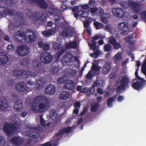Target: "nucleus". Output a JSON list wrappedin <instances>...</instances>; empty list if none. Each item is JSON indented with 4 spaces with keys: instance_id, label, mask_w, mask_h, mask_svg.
I'll list each match as a JSON object with an SVG mask.
<instances>
[{
    "instance_id": "1",
    "label": "nucleus",
    "mask_w": 146,
    "mask_h": 146,
    "mask_svg": "<svg viewBox=\"0 0 146 146\" xmlns=\"http://www.w3.org/2000/svg\"><path fill=\"white\" fill-rule=\"evenodd\" d=\"M120 5L123 8L127 9L129 7L134 13H138L140 11L141 4L132 0H129L127 3L125 1L121 2Z\"/></svg>"
},
{
    "instance_id": "2",
    "label": "nucleus",
    "mask_w": 146,
    "mask_h": 146,
    "mask_svg": "<svg viewBox=\"0 0 146 146\" xmlns=\"http://www.w3.org/2000/svg\"><path fill=\"white\" fill-rule=\"evenodd\" d=\"M20 124L17 121L14 123H7L3 126V130L7 135L9 136L14 133L19 129Z\"/></svg>"
},
{
    "instance_id": "3",
    "label": "nucleus",
    "mask_w": 146,
    "mask_h": 146,
    "mask_svg": "<svg viewBox=\"0 0 146 146\" xmlns=\"http://www.w3.org/2000/svg\"><path fill=\"white\" fill-rule=\"evenodd\" d=\"M35 102L36 104L42 102L38 105L40 109H45L47 110L50 107L49 99L43 96H38L36 97Z\"/></svg>"
},
{
    "instance_id": "4",
    "label": "nucleus",
    "mask_w": 146,
    "mask_h": 146,
    "mask_svg": "<svg viewBox=\"0 0 146 146\" xmlns=\"http://www.w3.org/2000/svg\"><path fill=\"white\" fill-rule=\"evenodd\" d=\"M27 127L31 130L27 131L25 133L26 135L28 136L35 139L38 138V134L42 130L41 128L38 126L35 127L30 125H28Z\"/></svg>"
},
{
    "instance_id": "5",
    "label": "nucleus",
    "mask_w": 146,
    "mask_h": 146,
    "mask_svg": "<svg viewBox=\"0 0 146 146\" xmlns=\"http://www.w3.org/2000/svg\"><path fill=\"white\" fill-rule=\"evenodd\" d=\"M129 82V78L127 76H123L119 82L120 84L117 89V93L119 94L121 92V90H125L126 88H128Z\"/></svg>"
},
{
    "instance_id": "6",
    "label": "nucleus",
    "mask_w": 146,
    "mask_h": 146,
    "mask_svg": "<svg viewBox=\"0 0 146 146\" xmlns=\"http://www.w3.org/2000/svg\"><path fill=\"white\" fill-rule=\"evenodd\" d=\"M118 28L121 31L120 34L122 35H126L129 32V27L127 22L123 21L119 23L118 25Z\"/></svg>"
},
{
    "instance_id": "7",
    "label": "nucleus",
    "mask_w": 146,
    "mask_h": 146,
    "mask_svg": "<svg viewBox=\"0 0 146 146\" xmlns=\"http://www.w3.org/2000/svg\"><path fill=\"white\" fill-rule=\"evenodd\" d=\"M17 54L20 56H24L27 55L29 52V48L26 45H19L16 50Z\"/></svg>"
},
{
    "instance_id": "8",
    "label": "nucleus",
    "mask_w": 146,
    "mask_h": 146,
    "mask_svg": "<svg viewBox=\"0 0 146 146\" xmlns=\"http://www.w3.org/2000/svg\"><path fill=\"white\" fill-rule=\"evenodd\" d=\"M31 4L36 3L42 9H45L48 8L49 5L44 0H26Z\"/></svg>"
},
{
    "instance_id": "9",
    "label": "nucleus",
    "mask_w": 146,
    "mask_h": 146,
    "mask_svg": "<svg viewBox=\"0 0 146 146\" xmlns=\"http://www.w3.org/2000/svg\"><path fill=\"white\" fill-rule=\"evenodd\" d=\"M99 62L98 60H94L92 65V78L94 75H99L100 74V71L101 68L98 65Z\"/></svg>"
},
{
    "instance_id": "10",
    "label": "nucleus",
    "mask_w": 146,
    "mask_h": 146,
    "mask_svg": "<svg viewBox=\"0 0 146 146\" xmlns=\"http://www.w3.org/2000/svg\"><path fill=\"white\" fill-rule=\"evenodd\" d=\"M53 47L54 49L58 52L56 53L58 58H59L60 56L65 51V49L64 48L63 46H62V45L57 43H54L53 44Z\"/></svg>"
},
{
    "instance_id": "11",
    "label": "nucleus",
    "mask_w": 146,
    "mask_h": 146,
    "mask_svg": "<svg viewBox=\"0 0 146 146\" xmlns=\"http://www.w3.org/2000/svg\"><path fill=\"white\" fill-rule=\"evenodd\" d=\"M40 59L42 62L46 64H48L52 61V57L50 54L46 52H45L41 55Z\"/></svg>"
},
{
    "instance_id": "12",
    "label": "nucleus",
    "mask_w": 146,
    "mask_h": 146,
    "mask_svg": "<svg viewBox=\"0 0 146 146\" xmlns=\"http://www.w3.org/2000/svg\"><path fill=\"white\" fill-rule=\"evenodd\" d=\"M28 32L31 33L28 36H25V40L26 42L28 43H32L35 41L36 39V35L35 33L33 31L30 29H28L27 32Z\"/></svg>"
},
{
    "instance_id": "13",
    "label": "nucleus",
    "mask_w": 146,
    "mask_h": 146,
    "mask_svg": "<svg viewBox=\"0 0 146 146\" xmlns=\"http://www.w3.org/2000/svg\"><path fill=\"white\" fill-rule=\"evenodd\" d=\"M141 81H137L133 83L132 87L135 90H140L142 89L145 85L146 80H140Z\"/></svg>"
},
{
    "instance_id": "14",
    "label": "nucleus",
    "mask_w": 146,
    "mask_h": 146,
    "mask_svg": "<svg viewBox=\"0 0 146 146\" xmlns=\"http://www.w3.org/2000/svg\"><path fill=\"white\" fill-rule=\"evenodd\" d=\"M112 12L114 15L117 17L121 18L123 17L125 14L124 10L121 8H113Z\"/></svg>"
},
{
    "instance_id": "15",
    "label": "nucleus",
    "mask_w": 146,
    "mask_h": 146,
    "mask_svg": "<svg viewBox=\"0 0 146 146\" xmlns=\"http://www.w3.org/2000/svg\"><path fill=\"white\" fill-rule=\"evenodd\" d=\"M73 55L70 52H67L61 59V63L63 64L65 63L70 62L72 58Z\"/></svg>"
},
{
    "instance_id": "16",
    "label": "nucleus",
    "mask_w": 146,
    "mask_h": 146,
    "mask_svg": "<svg viewBox=\"0 0 146 146\" xmlns=\"http://www.w3.org/2000/svg\"><path fill=\"white\" fill-rule=\"evenodd\" d=\"M15 15L17 19V22L19 26L21 25L24 24L25 19L23 14L22 12H17L15 14Z\"/></svg>"
},
{
    "instance_id": "17",
    "label": "nucleus",
    "mask_w": 146,
    "mask_h": 146,
    "mask_svg": "<svg viewBox=\"0 0 146 146\" xmlns=\"http://www.w3.org/2000/svg\"><path fill=\"white\" fill-rule=\"evenodd\" d=\"M9 106L7 100L4 97L0 98V110H5Z\"/></svg>"
},
{
    "instance_id": "18",
    "label": "nucleus",
    "mask_w": 146,
    "mask_h": 146,
    "mask_svg": "<svg viewBox=\"0 0 146 146\" xmlns=\"http://www.w3.org/2000/svg\"><path fill=\"white\" fill-rule=\"evenodd\" d=\"M25 84L23 82H20L15 86L16 89L18 91L20 92H24L27 93L28 88L26 87H25Z\"/></svg>"
},
{
    "instance_id": "19",
    "label": "nucleus",
    "mask_w": 146,
    "mask_h": 146,
    "mask_svg": "<svg viewBox=\"0 0 146 146\" xmlns=\"http://www.w3.org/2000/svg\"><path fill=\"white\" fill-rule=\"evenodd\" d=\"M73 127V126L68 127L61 129L58 133L55 134V136H58L64 134L66 133H68L72 130Z\"/></svg>"
},
{
    "instance_id": "20",
    "label": "nucleus",
    "mask_w": 146,
    "mask_h": 146,
    "mask_svg": "<svg viewBox=\"0 0 146 146\" xmlns=\"http://www.w3.org/2000/svg\"><path fill=\"white\" fill-rule=\"evenodd\" d=\"M2 11L3 14L13 16L15 13V11L12 9H9L3 6H0V12L1 14L2 13Z\"/></svg>"
},
{
    "instance_id": "21",
    "label": "nucleus",
    "mask_w": 146,
    "mask_h": 146,
    "mask_svg": "<svg viewBox=\"0 0 146 146\" xmlns=\"http://www.w3.org/2000/svg\"><path fill=\"white\" fill-rule=\"evenodd\" d=\"M64 87L67 90H73L75 87V83L72 80H68L66 81Z\"/></svg>"
},
{
    "instance_id": "22",
    "label": "nucleus",
    "mask_w": 146,
    "mask_h": 146,
    "mask_svg": "<svg viewBox=\"0 0 146 146\" xmlns=\"http://www.w3.org/2000/svg\"><path fill=\"white\" fill-rule=\"evenodd\" d=\"M56 91L55 86L52 84L48 85L45 90V92L47 94L52 95Z\"/></svg>"
},
{
    "instance_id": "23",
    "label": "nucleus",
    "mask_w": 146,
    "mask_h": 146,
    "mask_svg": "<svg viewBox=\"0 0 146 146\" xmlns=\"http://www.w3.org/2000/svg\"><path fill=\"white\" fill-rule=\"evenodd\" d=\"M77 12V13L75 12V13H73L74 17L77 19L79 16L80 17L86 18L89 15L88 13L86 11H79Z\"/></svg>"
},
{
    "instance_id": "24",
    "label": "nucleus",
    "mask_w": 146,
    "mask_h": 146,
    "mask_svg": "<svg viewBox=\"0 0 146 146\" xmlns=\"http://www.w3.org/2000/svg\"><path fill=\"white\" fill-rule=\"evenodd\" d=\"M11 142L15 145L19 146L23 143V140L19 137H14L11 139Z\"/></svg>"
},
{
    "instance_id": "25",
    "label": "nucleus",
    "mask_w": 146,
    "mask_h": 146,
    "mask_svg": "<svg viewBox=\"0 0 146 146\" xmlns=\"http://www.w3.org/2000/svg\"><path fill=\"white\" fill-rule=\"evenodd\" d=\"M17 0H0L1 4L4 5L7 7H11L14 3L16 2Z\"/></svg>"
},
{
    "instance_id": "26",
    "label": "nucleus",
    "mask_w": 146,
    "mask_h": 146,
    "mask_svg": "<svg viewBox=\"0 0 146 146\" xmlns=\"http://www.w3.org/2000/svg\"><path fill=\"white\" fill-rule=\"evenodd\" d=\"M70 95V93L68 92L63 91L61 92L59 98L61 100H66L69 98Z\"/></svg>"
},
{
    "instance_id": "27",
    "label": "nucleus",
    "mask_w": 146,
    "mask_h": 146,
    "mask_svg": "<svg viewBox=\"0 0 146 146\" xmlns=\"http://www.w3.org/2000/svg\"><path fill=\"white\" fill-rule=\"evenodd\" d=\"M14 75L16 76V77H18L20 76H22L24 75V70H18L15 69L13 71Z\"/></svg>"
},
{
    "instance_id": "28",
    "label": "nucleus",
    "mask_w": 146,
    "mask_h": 146,
    "mask_svg": "<svg viewBox=\"0 0 146 146\" xmlns=\"http://www.w3.org/2000/svg\"><path fill=\"white\" fill-rule=\"evenodd\" d=\"M99 48L100 47L92 49L93 50V53H92V57L97 58L99 57V55L101 54V52Z\"/></svg>"
},
{
    "instance_id": "29",
    "label": "nucleus",
    "mask_w": 146,
    "mask_h": 146,
    "mask_svg": "<svg viewBox=\"0 0 146 146\" xmlns=\"http://www.w3.org/2000/svg\"><path fill=\"white\" fill-rule=\"evenodd\" d=\"M23 106V104L21 100H19L15 103L14 108L15 110L19 111L22 109Z\"/></svg>"
},
{
    "instance_id": "30",
    "label": "nucleus",
    "mask_w": 146,
    "mask_h": 146,
    "mask_svg": "<svg viewBox=\"0 0 146 146\" xmlns=\"http://www.w3.org/2000/svg\"><path fill=\"white\" fill-rule=\"evenodd\" d=\"M48 12L50 15L55 16H58L60 12L58 9L52 7L49 8Z\"/></svg>"
},
{
    "instance_id": "31",
    "label": "nucleus",
    "mask_w": 146,
    "mask_h": 146,
    "mask_svg": "<svg viewBox=\"0 0 146 146\" xmlns=\"http://www.w3.org/2000/svg\"><path fill=\"white\" fill-rule=\"evenodd\" d=\"M38 45L39 47L42 48L44 51L48 50L50 46L49 44L43 43L41 41L38 42Z\"/></svg>"
},
{
    "instance_id": "32",
    "label": "nucleus",
    "mask_w": 146,
    "mask_h": 146,
    "mask_svg": "<svg viewBox=\"0 0 146 146\" xmlns=\"http://www.w3.org/2000/svg\"><path fill=\"white\" fill-rule=\"evenodd\" d=\"M32 15H31L29 17L30 19H33L35 21H37L40 20L42 18L41 16H40L39 14L37 12H35L34 13H32Z\"/></svg>"
},
{
    "instance_id": "33",
    "label": "nucleus",
    "mask_w": 146,
    "mask_h": 146,
    "mask_svg": "<svg viewBox=\"0 0 146 146\" xmlns=\"http://www.w3.org/2000/svg\"><path fill=\"white\" fill-rule=\"evenodd\" d=\"M83 23L85 29H86L89 35H91V27L89 26L90 24L89 21L86 20L84 21Z\"/></svg>"
},
{
    "instance_id": "34",
    "label": "nucleus",
    "mask_w": 146,
    "mask_h": 146,
    "mask_svg": "<svg viewBox=\"0 0 146 146\" xmlns=\"http://www.w3.org/2000/svg\"><path fill=\"white\" fill-rule=\"evenodd\" d=\"M110 17L109 14L106 13L105 15L101 16L100 19L101 21L104 23L106 24L108 22V19Z\"/></svg>"
},
{
    "instance_id": "35",
    "label": "nucleus",
    "mask_w": 146,
    "mask_h": 146,
    "mask_svg": "<svg viewBox=\"0 0 146 146\" xmlns=\"http://www.w3.org/2000/svg\"><path fill=\"white\" fill-rule=\"evenodd\" d=\"M53 32V31L52 29H50L48 30V31H42V34L45 37H48L52 35Z\"/></svg>"
},
{
    "instance_id": "36",
    "label": "nucleus",
    "mask_w": 146,
    "mask_h": 146,
    "mask_svg": "<svg viewBox=\"0 0 146 146\" xmlns=\"http://www.w3.org/2000/svg\"><path fill=\"white\" fill-rule=\"evenodd\" d=\"M59 70V68L58 66H54L49 69V72L51 74H55L58 72Z\"/></svg>"
},
{
    "instance_id": "37",
    "label": "nucleus",
    "mask_w": 146,
    "mask_h": 146,
    "mask_svg": "<svg viewBox=\"0 0 146 146\" xmlns=\"http://www.w3.org/2000/svg\"><path fill=\"white\" fill-rule=\"evenodd\" d=\"M24 75H25L26 77H30L31 76H35L36 73L35 72H32L31 71L28 70L26 71L24 70Z\"/></svg>"
},
{
    "instance_id": "38",
    "label": "nucleus",
    "mask_w": 146,
    "mask_h": 146,
    "mask_svg": "<svg viewBox=\"0 0 146 146\" xmlns=\"http://www.w3.org/2000/svg\"><path fill=\"white\" fill-rule=\"evenodd\" d=\"M50 118L53 120H56L57 113L56 111L54 110H51L50 111Z\"/></svg>"
},
{
    "instance_id": "39",
    "label": "nucleus",
    "mask_w": 146,
    "mask_h": 146,
    "mask_svg": "<svg viewBox=\"0 0 146 146\" xmlns=\"http://www.w3.org/2000/svg\"><path fill=\"white\" fill-rule=\"evenodd\" d=\"M86 78L85 83L87 84H90L91 82L89 81H91V69L86 75Z\"/></svg>"
},
{
    "instance_id": "40",
    "label": "nucleus",
    "mask_w": 146,
    "mask_h": 146,
    "mask_svg": "<svg viewBox=\"0 0 146 146\" xmlns=\"http://www.w3.org/2000/svg\"><path fill=\"white\" fill-rule=\"evenodd\" d=\"M37 107L36 106H32L31 109L33 111L35 112L40 113L44 112L46 110L45 109H40V107H39V108L37 109Z\"/></svg>"
},
{
    "instance_id": "41",
    "label": "nucleus",
    "mask_w": 146,
    "mask_h": 146,
    "mask_svg": "<svg viewBox=\"0 0 146 146\" xmlns=\"http://www.w3.org/2000/svg\"><path fill=\"white\" fill-rule=\"evenodd\" d=\"M100 105L98 103L92 104V112H97L99 109Z\"/></svg>"
},
{
    "instance_id": "42",
    "label": "nucleus",
    "mask_w": 146,
    "mask_h": 146,
    "mask_svg": "<svg viewBox=\"0 0 146 146\" xmlns=\"http://www.w3.org/2000/svg\"><path fill=\"white\" fill-rule=\"evenodd\" d=\"M116 98V97L115 96L109 98L107 101V105L108 106L110 107H112V103Z\"/></svg>"
},
{
    "instance_id": "43",
    "label": "nucleus",
    "mask_w": 146,
    "mask_h": 146,
    "mask_svg": "<svg viewBox=\"0 0 146 146\" xmlns=\"http://www.w3.org/2000/svg\"><path fill=\"white\" fill-rule=\"evenodd\" d=\"M93 24L96 29L103 28L104 26V25L103 24L98 21H95Z\"/></svg>"
},
{
    "instance_id": "44",
    "label": "nucleus",
    "mask_w": 146,
    "mask_h": 146,
    "mask_svg": "<svg viewBox=\"0 0 146 146\" xmlns=\"http://www.w3.org/2000/svg\"><path fill=\"white\" fill-rule=\"evenodd\" d=\"M121 58V54L119 52H118L113 57V60L115 63H117V61H119Z\"/></svg>"
},
{
    "instance_id": "45",
    "label": "nucleus",
    "mask_w": 146,
    "mask_h": 146,
    "mask_svg": "<svg viewBox=\"0 0 146 146\" xmlns=\"http://www.w3.org/2000/svg\"><path fill=\"white\" fill-rule=\"evenodd\" d=\"M104 49L105 51L110 52L112 50L111 46L109 44H105L104 47Z\"/></svg>"
},
{
    "instance_id": "46",
    "label": "nucleus",
    "mask_w": 146,
    "mask_h": 146,
    "mask_svg": "<svg viewBox=\"0 0 146 146\" xmlns=\"http://www.w3.org/2000/svg\"><path fill=\"white\" fill-rule=\"evenodd\" d=\"M33 66L34 68H35L37 73L39 72V71L41 70V68L42 67V65L41 63L37 62L36 66H34V65H33Z\"/></svg>"
},
{
    "instance_id": "47",
    "label": "nucleus",
    "mask_w": 146,
    "mask_h": 146,
    "mask_svg": "<svg viewBox=\"0 0 146 146\" xmlns=\"http://www.w3.org/2000/svg\"><path fill=\"white\" fill-rule=\"evenodd\" d=\"M96 14L98 15L101 16L104 15V10L101 8L99 7L98 8Z\"/></svg>"
},
{
    "instance_id": "48",
    "label": "nucleus",
    "mask_w": 146,
    "mask_h": 146,
    "mask_svg": "<svg viewBox=\"0 0 146 146\" xmlns=\"http://www.w3.org/2000/svg\"><path fill=\"white\" fill-rule=\"evenodd\" d=\"M42 85L38 82L37 81L35 86V89L36 90H39L41 89L42 87Z\"/></svg>"
},
{
    "instance_id": "49",
    "label": "nucleus",
    "mask_w": 146,
    "mask_h": 146,
    "mask_svg": "<svg viewBox=\"0 0 146 146\" xmlns=\"http://www.w3.org/2000/svg\"><path fill=\"white\" fill-rule=\"evenodd\" d=\"M5 140L4 137L0 136V146H6L7 145L5 144Z\"/></svg>"
},
{
    "instance_id": "50",
    "label": "nucleus",
    "mask_w": 146,
    "mask_h": 146,
    "mask_svg": "<svg viewBox=\"0 0 146 146\" xmlns=\"http://www.w3.org/2000/svg\"><path fill=\"white\" fill-rule=\"evenodd\" d=\"M17 33L20 36H25H25H26V33L24 31H23L22 29H20L18 30Z\"/></svg>"
},
{
    "instance_id": "51",
    "label": "nucleus",
    "mask_w": 146,
    "mask_h": 146,
    "mask_svg": "<svg viewBox=\"0 0 146 146\" xmlns=\"http://www.w3.org/2000/svg\"><path fill=\"white\" fill-rule=\"evenodd\" d=\"M15 46L13 44L8 45L7 47V49L9 52H11L14 50Z\"/></svg>"
},
{
    "instance_id": "52",
    "label": "nucleus",
    "mask_w": 146,
    "mask_h": 146,
    "mask_svg": "<svg viewBox=\"0 0 146 146\" xmlns=\"http://www.w3.org/2000/svg\"><path fill=\"white\" fill-rule=\"evenodd\" d=\"M40 121L41 125L43 127L46 126V121L43 119L42 116V115L40 116Z\"/></svg>"
},
{
    "instance_id": "53",
    "label": "nucleus",
    "mask_w": 146,
    "mask_h": 146,
    "mask_svg": "<svg viewBox=\"0 0 146 146\" xmlns=\"http://www.w3.org/2000/svg\"><path fill=\"white\" fill-rule=\"evenodd\" d=\"M113 47L114 49L115 50H118L121 47V44L117 42H115L113 44Z\"/></svg>"
},
{
    "instance_id": "54",
    "label": "nucleus",
    "mask_w": 146,
    "mask_h": 146,
    "mask_svg": "<svg viewBox=\"0 0 146 146\" xmlns=\"http://www.w3.org/2000/svg\"><path fill=\"white\" fill-rule=\"evenodd\" d=\"M104 66L106 68H107V70L110 71L111 69V64L109 62H107L105 63Z\"/></svg>"
},
{
    "instance_id": "55",
    "label": "nucleus",
    "mask_w": 146,
    "mask_h": 146,
    "mask_svg": "<svg viewBox=\"0 0 146 146\" xmlns=\"http://www.w3.org/2000/svg\"><path fill=\"white\" fill-rule=\"evenodd\" d=\"M105 29L106 31L110 32L112 30L113 27L111 25H108L106 26Z\"/></svg>"
},
{
    "instance_id": "56",
    "label": "nucleus",
    "mask_w": 146,
    "mask_h": 146,
    "mask_svg": "<svg viewBox=\"0 0 146 146\" xmlns=\"http://www.w3.org/2000/svg\"><path fill=\"white\" fill-rule=\"evenodd\" d=\"M88 108L86 106L85 108H83V109L80 114V116H82L84 115L85 113L88 111Z\"/></svg>"
},
{
    "instance_id": "57",
    "label": "nucleus",
    "mask_w": 146,
    "mask_h": 146,
    "mask_svg": "<svg viewBox=\"0 0 146 146\" xmlns=\"http://www.w3.org/2000/svg\"><path fill=\"white\" fill-rule=\"evenodd\" d=\"M116 39L114 37H110L109 38L108 42L113 45V44L116 42Z\"/></svg>"
},
{
    "instance_id": "58",
    "label": "nucleus",
    "mask_w": 146,
    "mask_h": 146,
    "mask_svg": "<svg viewBox=\"0 0 146 146\" xmlns=\"http://www.w3.org/2000/svg\"><path fill=\"white\" fill-rule=\"evenodd\" d=\"M139 68H137L135 70V76L139 80H143V78H142L140 77L138 75V72L139 71Z\"/></svg>"
},
{
    "instance_id": "59",
    "label": "nucleus",
    "mask_w": 146,
    "mask_h": 146,
    "mask_svg": "<svg viewBox=\"0 0 146 146\" xmlns=\"http://www.w3.org/2000/svg\"><path fill=\"white\" fill-rule=\"evenodd\" d=\"M72 48H76L77 47V41H74L70 42Z\"/></svg>"
},
{
    "instance_id": "60",
    "label": "nucleus",
    "mask_w": 146,
    "mask_h": 146,
    "mask_svg": "<svg viewBox=\"0 0 146 146\" xmlns=\"http://www.w3.org/2000/svg\"><path fill=\"white\" fill-rule=\"evenodd\" d=\"M81 8L83 9H88L89 7V5L88 4H81L80 6Z\"/></svg>"
},
{
    "instance_id": "61",
    "label": "nucleus",
    "mask_w": 146,
    "mask_h": 146,
    "mask_svg": "<svg viewBox=\"0 0 146 146\" xmlns=\"http://www.w3.org/2000/svg\"><path fill=\"white\" fill-rule=\"evenodd\" d=\"M81 105V104L80 102L78 101H76L75 102V103L74 105V108H80Z\"/></svg>"
},
{
    "instance_id": "62",
    "label": "nucleus",
    "mask_w": 146,
    "mask_h": 146,
    "mask_svg": "<svg viewBox=\"0 0 146 146\" xmlns=\"http://www.w3.org/2000/svg\"><path fill=\"white\" fill-rule=\"evenodd\" d=\"M110 72L109 71L107 70V68L105 67L104 66L102 68V72L104 74H108Z\"/></svg>"
},
{
    "instance_id": "63",
    "label": "nucleus",
    "mask_w": 146,
    "mask_h": 146,
    "mask_svg": "<svg viewBox=\"0 0 146 146\" xmlns=\"http://www.w3.org/2000/svg\"><path fill=\"white\" fill-rule=\"evenodd\" d=\"M124 39L126 42L127 43L131 45L133 44V42L131 41V40H130V39L128 37H125Z\"/></svg>"
},
{
    "instance_id": "64",
    "label": "nucleus",
    "mask_w": 146,
    "mask_h": 146,
    "mask_svg": "<svg viewBox=\"0 0 146 146\" xmlns=\"http://www.w3.org/2000/svg\"><path fill=\"white\" fill-rule=\"evenodd\" d=\"M142 17L143 20L146 21V11H144L142 13Z\"/></svg>"
}]
</instances>
